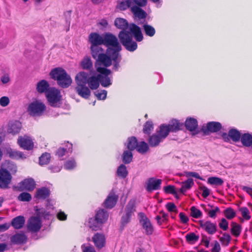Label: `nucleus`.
<instances>
[{
	"instance_id": "5701e85b",
	"label": "nucleus",
	"mask_w": 252,
	"mask_h": 252,
	"mask_svg": "<svg viewBox=\"0 0 252 252\" xmlns=\"http://www.w3.org/2000/svg\"><path fill=\"white\" fill-rule=\"evenodd\" d=\"M118 197L114 193H110L104 202V207L111 209L115 205Z\"/></svg>"
},
{
	"instance_id": "a878e982",
	"label": "nucleus",
	"mask_w": 252,
	"mask_h": 252,
	"mask_svg": "<svg viewBox=\"0 0 252 252\" xmlns=\"http://www.w3.org/2000/svg\"><path fill=\"white\" fill-rule=\"evenodd\" d=\"M25 222V219L23 216H19L12 219L11 225L16 229L23 227Z\"/></svg>"
},
{
	"instance_id": "e2e57ef3",
	"label": "nucleus",
	"mask_w": 252,
	"mask_h": 252,
	"mask_svg": "<svg viewBox=\"0 0 252 252\" xmlns=\"http://www.w3.org/2000/svg\"><path fill=\"white\" fill-rule=\"evenodd\" d=\"M94 94L98 99L104 100L106 98L107 91L105 90H102L99 92H96L94 93Z\"/></svg>"
},
{
	"instance_id": "4d7b16f0",
	"label": "nucleus",
	"mask_w": 252,
	"mask_h": 252,
	"mask_svg": "<svg viewBox=\"0 0 252 252\" xmlns=\"http://www.w3.org/2000/svg\"><path fill=\"white\" fill-rule=\"evenodd\" d=\"M222 245L227 246L231 240V237L229 234L224 233L220 239Z\"/></svg>"
},
{
	"instance_id": "49530a36",
	"label": "nucleus",
	"mask_w": 252,
	"mask_h": 252,
	"mask_svg": "<svg viewBox=\"0 0 252 252\" xmlns=\"http://www.w3.org/2000/svg\"><path fill=\"white\" fill-rule=\"evenodd\" d=\"M143 29L145 34L150 37L153 36L156 33L155 28L151 25L144 24L143 25Z\"/></svg>"
},
{
	"instance_id": "f257e3e1",
	"label": "nucleus",
	"mask_w": 252,
	"mask_h": 252,
	"mask_svg": "<svg viewBox=\"0 0 252 252\" xmlns=\"http://www.w3.org/2000/svg\"><path fill=\"white\" fill-rule=\"evenodd\" d=\"M114 24L117 28L122 30L118 37L122 45L130 52L135 51L137 48V44L133 40V36L138 42L143 39L140 28L134 24H128L126 19L121 18H116Z\"/></svg>"
},
{
	"instance_id": "a19ab883",
	"label": "nucleus",
	"mask_w": 252,
	"mask_h": 252,
	"mask_svg": "<svg viewBox=\"0 0 252 252\" xmlns=\"http://www.w3.org/2000/svg\"><path fill=\"white\" fill-rule=\"evenodd\" d=\"M137 143V140L135 137L132 136L129 137L127 139V148L129 150L133 151L136 149Z\"/></svg>"
},
{
	"instance_id": "6ab92c4d",
	"label": "nucleus",
	"mask_w": 252,
	"mask_h": 252,
	"mask_svg": "<svg viewBox=\"0 0 252 252\" xmlns=\"http://www.w3.org/2000/svg\"><path fill=\"white\" fill-rule=\"evenodd\" d=\"M161 184V180L150 178L147 184L146 189L148 191L158 190L160 189Z\"/></svg>"
},
{
	"instance_id": "423d86ee",
	"label": "nucleus",
	"mask_w": 252,
	"mask_h": 252,
	"mask_svg": "<svg viewBox=\"0 0 252 252\" xmlns=\"http://www.w3.org/2000/svg\"><path fill=\"white\" fill-rule=\"evenodd\" d=\"M96 70L101 74H98L101 85L104 87H107L110 86L112 84V82L108 75L111 74V70L102 67H97Z\"/></svg>"
},
{
	"instance_id": "f03ea898",
	"label": "nucleus",
	"mask_w": 252,
	"mask_h": 252,
	"mask_svg": "<svg viewBox=\"0 0 252 252\" xmlns=\"http://www.w3.org/2000/svg\"><path fill=\"white\" fill-rule=\"evenodd\" d=\"M51 77L56 80L59 86L63 88H68L72 83V79L66 71L60 67L53 69L51 71Z\"/></svg>"
},
{
	"instance_id": "58836bf2",
	"label": "nucleus",
	"mask_w": 252,
	"mask_h": 252,
	"mask_svg": "<svg viewBox=\"0 0 252 252\" xmlns=\"http://www.w3.org/2000/svg\"><path fill=\"white\" fill-rule=\"evenodd\" d=\"M6 153L8 155L9 157L12 158L19 159L24 158H26L22 152L13 150L10 148L6 150Z\"/></svg>"
},
{
	"instance_id": "052dcab7",
	"label": "nucleus",
	"mask_w": 252,
	"mask_h": 252,
	"mask_svg": "<svg viewBox=\"0 0 252 252\" xmlns=\"http://www.w3.org/2000/svg\"><path fill=\"white\" fill-rule=\"evenodd\" d=\"M239 211L241 213L242 217L246 220H249L251 219L250 215V211L247 207H242L239 209Z\"/></svg>"
},
{
	"instance_id": "c9c22d12",
	"label": "nucleus",
	"mask_w": 252,
	"mask_h": 252,
	"mask_svg": "<svg viewBox=\"0 0 252 252\" xmlns=\"http://www.w3.org/2000/svg\"><path fill=\"white\" fill-rule=\"evenodd\" d=\"M221 128V125L219 122H211L207 124L206 129L208 131L216 132Z\"/></svg>"
},
{
	"instance_id": "4468645a",
	"label": "nucleus",
	"mask_w": 252,
	"mask_h": 252,
	"mask_svg": "<svg viewBox=\"0 0 252 252\" xmlns=\"http://www.w3.org/2000/svg\"><path fill=\"white\" fill-rule=\"evenodd\" d=\"M17 143L24 150H31L33 147V142L31 137L24 136L19 137Z\"/></svg>"
},
{
	"instance_id": "a211bd4d",
	"label": "nucleus",
	"mask_w": 252,
	"mask_h": 252,
	"mask_svg": "<svg viewBox=\"0 0 252 252\" xmlns=\"http://www.w3.org/2000/svg\"><path fill=\"white\" fill-rule=\"evenodd\" d=\"M89 41L91 43V46H99L103 44L104 36L97 33L93 32L89 35Z\"/></svg>"
},
{
	"instance_id": "f3484780",
	"label": "nucleus",
	"mask_w": 252,
	"mask_h": 252,
	"mask_svg": "<svg viewBox=\"0 0 252 252\" xmlns=\"http://www.w3.org/2000/svg\"><path fill=\"white\" fill-rule=\"evenodd\" d=\"M27 236L23 232L17 233L10 238L11 242L15 245L25 244L27 241Z\"/></svg>"
},
{
	"instance_id": "338daca9",
	"label": "nucleus",
	"mask_w": 252,
	"mask_h": 252,
	"mask_svg": "<svg viewBox=\"0 0 252 252\" xmlns=\"http://www.w3.org/2000/svg\"><path fill=\"white\" fill-rule=\"evenodd\" d=\"M220 212V209L218 207H216L214 209L210 210L208 211V215L211 218H215L216 214Z\"/></svg>"
},
{
	"instance_id": "20e7f679",
	"label": "nucleus",
	"mask_w": 252,
	"mask_h": 252,
	"mask_svg": "<svg viewBox=\"0 0 252 252\" xmlns=\"http://www.w3.org/2000/svg\"><path fill=\"white\" fill-rule=\"evenodd\" d=\"M46 109L43 102L39 100H35L28 105L27 111L32 117H39L44 114Z\"/></svg>"
},
{
	"instance_id": "7ed1b4c3",
	"label": "nucleus",
	"mask_w": 252,
	"mask_h": 252,
	"mask_svg": "<svg viewBox=\"0 0 252 252\" xmlns=\"http://www.w3.org/2000/svg\"><path fill=\"white\" fill-rule=\"evenodd\" d=\"M91 54L94 59L106 67L111 65V59L109 55L104 53V50L99 46H91Z\"/></svg>"
},
{
	"instance_id": "412c9836",
	"label": "nucleus",
	"mask_w": 252,
	"mask_h": 252,
	"mask_svg": "<svg viewBox=\"0 0 252 252\" xmlns=\"http://www.w3.org/2000/svg\"><path fill=\"white\" fill-rule=\"evenodd\" d=\"M135 211V201L134 200H130L126 205L124 214L131 219Z\"/></svg>"
},
{
	"instance_id": "6e6d98bb",
	"label": "nucleus",
	"mask_w": 252,
	"mask_h": 252,
	"mask_svg": "<svg viewBox=\"0 0 252 252\" xmlns=\"http://www.w3.org/2000/svg\"><path fill=\"white\" fill-rule=\"evenodd\" d=\"M208 183L213 185L221 186L223 183V181L219 177H212L208 178Z\"/></svg>"
},
{
	"instance_id": "5fc2aeb1",
	"label": "nucleus",
	"mask_w": 252,
	"mask_h": 252,
	"mask_svg": "<svg viewBox=\"0 0 252 252\" xmlns=\"http://www.w3.org/2000/svg\"><path fill=\"white\" fill-rule=\"evenodd\" d=\"M17 199L20 201L29 202L32 200V195L28 192H24L18 195Z\"/></svg>"
},
{
	"instance_id": "f8f14e48",
	"label": "nucleus",
	"mask_w": 252,
	"mask_h": 252,
	"mask_svg": "<svg viewBox=\"0 0 252 252\" xmlns=\"http://www.w3.org/2000/svg\"><path fill=\"white\" fill-rule=\"evenodd\" d=\"M22 127L21 123L17 120L9 122L7 126V132L13 135L18 134Z\"/></svg>"
},
{
	"instance_id": "3c124183",
	"label": "nucleus",
	"mask_w": 252,
	"mask_h": 252,
	"mask_svg": "<svg viewBox=\"0 0 252 252\" xmlns=\"http://www.w3.org/2000/svg\"><path fill=\"white\" fill-rule=\"evenodd\" d=\"M185 237L187 242L190 244H193L197 242L199 239V236L196 235L193 232L187 234Z\"/></svg>"
},
{
	"instance_id": "4be33fe9",
	"label": "nucleus",
	"mask_w": 252,
	"mask_h": 252,
	"mask_svg": "<svg viewBox=\"0 0 252 252\" xmlns=\"http://www.w3.org/2000/svg\"><path fill=\"white\" fill-rule=\"evenodd\" d=\"M75 90L80 96L85 98H88L91 94L90 89L86 85L77 86Z\"/></svg>"
},
{
	"instance_id": "ddd939ff",
	"label": "nucleus",
	"mask_w": 252,
	"mask_h": 252,
	"mask_svg": "<svg viewBox=\"0 0 252 252\" xmlns=\"http://www.w3.org/2000/svg\"><path fill=\"white\" fill-rule=\"evenodd\" d=\"M107 54L109 55L111 61L114 62L113 69L117 71L120 67L119 63L121 60V58L119 56V53H117V51H115L111 48H108L107 49Z\"/></svg>"
},
{
	"instance_id": "ea45409f",
	"label": "nucleus",
	"mask_w": 252,
	"mask_h": 252,
	"mask_svg": "<svg viewBox=\"0 0 252 252\" xmlns=\"http://www.w3.org/2000/svg\"><path fill=\"white\" fill-rule=\"evenodd\" d=\"M242 144L246 147H250L252 144V135L249 133L242 134L241 137Z\"/></svg>"
},
{
	"instance_id": "774afa93",
	"label": "nucleus",
	"mask_w": 252,
	"mask_h": 252,
	"mask_svg": "<svg viewBox=\"0 0 252 252\" xmlns=\"http://www.w3.org/2000/svg\"><path fill=\"white\" fill-rule=\"evenodd\" d=\"M201 191H202V195L204 198L207 197L210 194V190L205 186H201L199 188Z\"/></svg>"
},
{
	"instance_id": "69168bd1",
	"label": "nucleus",
	"mask_w": 252,
	"mask_h": 252,
	"mask_svg": "<svg viewBox=\"0 0 252 252\" xmlns=\"http://www.w3.org/2000/svg\"><path fill=\"white\" fill-rule=\"evenodd\" d=\"M131 219L125 215L124 214L123 215L121 220V223L123 227H125L128 223L130 221Z\"/></svg>"
},
{
	"instance_id": "603ef678",
	"label": "nucleus",
	"mask_w": 252,
	"mask_h": 252,
	"mask_svg": "<svg viewBox=\"0 0 252 252\" xmlns=\"http://www.w3.org/2000/svg\"><path fill=\"white\" fill-rule=\"evenodd\" d=\"M76 166V162L74 158H71L64 163V168L66 170H72Z\"/></svg>"
},
{
	"instance_id": "bf43d9fd",
	"label": "nucleus",
	"mask_w": 252,
	"mask_h": 252,
	"mask_svg": "<svg viewBox=\"0 0 252 252\" xmlns=\"http://www.w3.org/2000/svg\"><path fill=\"white\" fill-rule=\"evenodd\" d=\"M153 128V123L151 121H147L144 126L143 132L146 134H149Z\"/></svg>"
},
{
	"instance_id": "8fccbe9b",
	"label": "nucleus",
	"mask_w": 252,
	"mask_h": 252,
	"mask_svg": "<svg viewBox=\"0 0 252 252\" xmlns=\"http://www.w3.org/2000/svg\"><path fill=\"white\" fill-rule=\"evenodd\" d=\"M81 65L84 69H90L93 66L92 62L89 57H85L81 62Z\"/></svg>"
},
{
	"instance_id": "6e6552de",
	"label": "nucleus",
	"mask_w": 252,
	"mask_h": 252,
	"mask_svg": "<svg viewBox=\"0 0 252 252\" xmlns=\"http://www.w3.org/2000/svg\"><path fill=\"white\" fill-rule=\"evenodd\" d=\"M42 221L38 216L31 217L27 221V227L32 233L38 232L42 227Z\"/></svg>"
},
{
	"instance_id": "bb28decb",
	"label": "nucleus",
	"mask_w": 252,
	"mask_h": 252,
	"mask_svg": "<svg viewBox=\"0 0 252 252\" xmlns=\"http://www.w3.org/2000/svg\"><path fill=\"white\" fill-rule=\"evenodd\" d=\"M50 89L48 82L45 80L40 81L36 85V90L40 94H46Z\"/></svg>"
},
{
	"instance_id": "79ce46f5",
	"label": "nucleus",
	"mask_w": 252,
	"mask_h": 252,
	"mask_svg": "<svg viewBox=\"0 0 252 252\" xmlns=\"http://www.w3.org/2000/svg\"><path fill=\"white\" fill-rule=\"evenodd\" d=\"M4 169L7 170L9 173L11 174H15L17 172L16 165L12 162L6 161L3 165Z\"/></svg>"
},
{
	"instance_id": "393cba45",
	"label": "nucleus",
	"mask_w": 252,
	"mask_h": 252,
	"mask_svg": "<svg viewBox=\"0 0 252 252\" xmlns=\"http://www.w3.org/2000/svg\"><path fill=\"white\" fill-rule=\"evenodd\" d=\"M88 74L84 71L78 73L75 77L77 86L86 85L88 82Z\"/></svg>"
},
{
	"instance_id": "2eb2a0df",
	"label": "nucleus",
	"mask_w": 252,
	"mask_h": 252,
	"mask_svg": "<svg viewBox=\"0 0 252 252\" xmlns=\"http://www.w3.org/2000/svg\"><path fill=\"white\" fill-rule=\"evenodd\" d=\"M222 137L225 142H228L229 138L234 142H238L241 138V136L240 132L238 130L232 128L229 130L228 134L226 133H222Z\"/></svg>"
},
{
	"instance_id": "9b49d317",
	"label": "nucleus",
	"mask_w": 252,
	"mask_h": 252,
	"mask_svg": "<svg viewBox=\"0 0 252 252\" xmlns=\"http://www.w3.org/2000/svg\"><path fill=\"white\" fill-rule=\"evenodd\" d=\"M35 187V183L32 178H27L21 181L18 184V190L22 191L28 190L29 191L33 190Z\"/></svg>"
},
{
	"instance_id": "cd10ccee",
	"label": "nucleus",
	"mask_w": 252,
	"mask_h": 252,
	"mask_svg": "<svg viewBox=\"0 0 252 252\" xmlns=\"http://www.w3.org/2000/svg\"><path fill=\"white\" fill-rule=\"evenodd\" d=\"M185 126L188 130L190 131H195L198 127L197 121L193 118H188L185 122Z\"/></svg>"
},
{
	"instance_id": "13d9d810",
	"label": "nucleus",
	"mask_w": 252,
	"mask_h": 252,
	"mask_svg": "<svg viewBox=\"0 0 252 252\" xmlns=\"http://www.w3.org/2000/svg\"><path fill=\"white\" fill-rule=\"evenodd\" d=\"M191 216L194 218L198 219L200 218L202 215V212L195 207L192 206L190 208Z\"/></svg>"
},
{
	"instance_id": "de8ad7c7",
	"label": "nucleus",
	"mask_w": 252,
	"mask_h": 252,
	"mask_svg": "<svg viewBox=\"0 0 252 252\" xmlns=\"http://www.w3.org/2000/svg\"><path fill=\"white\" fill-rule=\"evenodd\" d=\"M231 232L236 237L240 235L241 231V226L236 223L233 222L231 224Z\"/></svg>"
},
{
	"instance_id": "39448f33",
	"label": "nucleus",
	"mask_w": 252,
	"mask_h": 252,
	"mask_svg": "<svg viewBox=\"0 0 252 252\" xmlns=\"http://www.w3.org/2000/svg\"><path fill=\"white\" fill-rule=\"evenodd\" d=\"M103 44L108 47V48L117 51V53L121 50V46L120 44L117 37L113 34L108 32L104 35Z\"/></svg>"
},
{
	"instance_id": "f704fd0d",
	"label": "nucleus",
	"mask_w": 252,
	"mask_h": 252,
	"mask_svg": "<svg viewBox=\"0 0 252 252\" xmlns=\"http://www.w3.org/2000/svg\"><path fill=\"white\" fill-rule=\"evenodd\" d=\"M194 185L193 180L192 179L189 178L186 181L182 182V186L179 189V192L185 194L186 191L190 189L192 186Z\"/></svg>"
},
{
	"instance_id": "473e14b6",
	"label": "nucleus",
	"mask_w": 252,
	"mask_h": 252,
	"mask_svg": "<svg viewBox=\"0 0 252 252\" xmlns=\"http://www.w3.org/2000/svg\"><path fill=\"white\" fill-rule=\"evenodd\" d=\"M133 0H121L118 1L117 8L120 10H125L133 6Z\"/></svg>"
},
{
	"instance_id": "2f4dec72",
	"label": "nucleus",
	"mask_w": 252,
	"mask_h": 252,
	"mask_svg": "<svg viewBox=\"0 0 252 252\" xmlns=\"http://www.w3.org/2000/svg\"><path fill=\"white\" fill-rule=\"evenodd\" d=\"M170 132H176L183 126V124L177 120H172L167 125Z\"/></svg>"
},
{
	"instance_id": "37998d69",
	"label": "nucleus",
	"mask_w": 252,
	"mask_h": 252,
	"mask_svg": "<svg viewBox=\"0 0 252 252\" xmlns=\"http://www.w3.org/2000/svg\"><path fill=\"white\" fill-rule=\"evenodd\" d=\"M117 175L122 178H125L128 175L126 166L124 164L120 165L117 170Z\"/></svg>"
},
{
	"instance_id": "72a5a7b5",
	"label": "nucleus",
	"mask_w": 252,
	"mask_h": 252,
	"mask_svg": "<svg viewBox=\"0 0 252 252\" xmlns=\"http://www.w3.org/2000/svg\"><path fill=\"white\" fill-rule=\"evenodd\" d=\"M102 224L95 218L93 217L89 219L88 226L93 230L97 231L101 229Z\"/></svg>"
},
{
	"instance_id": "c756f323",
	"label": "nucleus",
	"mask_w": 252,
	"mask_h": 252,
	"mask_svg": "<svg viewBox=\"0 0 252 252\" xmlns=\"http://www.w3.org/2000/svg\"><path fill=\"white\" fill-rule=\"evenodd\" d=\"M140 7V6H139L137 5H133L131 7V11L133 13L135 17H137L139 19L145 18L147 16V13Z\"/></svg>"
},
{
	"instance_id": "7c9ffc66",
	"label": "nucleus",
	"mask_w": 252,
	"mask_h": 252,
	"mask_svg": "<svg viewBox=\"0 0 252 252\" xmlns=\"http://www.w3.org/2000/svg\"><path fill=\"white\" fill-rule=\"evenodd\" d=\"M99 79L98 74L96 76H92L88 79L87 84L92 90H95L99 86Z\"/></svg>"
},
{
	"instance_id": "0e129e2a",
	"label": "nucleus",
	"mask_w": 252,
	"mask_h": 252,
	"mask_svg": "<svg viewBox=\"0 0 252 252\" xmlns=\"http://www.w3.org/2000/svg\"><path fill=\"white\" fill-rule=\"evenodd\" d=\"M166 208L170 212H173L176 213L178 212L176 206L173 203H168L166 205Z\"/></svg>"
},
{
	"instance_id": "c03bdc74",
	"label": "nucleus",
	"mask_w": 252,
	"mask_h": 252,
	"mask_svg": "<svg viewBox=\"0 0 252 252\" xmlns=\"http://www.w3.org/2000/svg\"><path fill=\"white\" fill-rule=\"evenodd\" d=\"M136 149L139 153L144 154L148 151L149 146L145 142L142 141L137 143Z\"/></svg>"
},
{
	"instance_id": "0eeeda50",
	"label": "nucleus",
	"mask_w": 252,
	"mask_h": 252,
	"mask_svg": "<svg viewBox=\"0 0 252 252\" xmlns=\"http://www.w3.org/2000/svg\"><path fill=\"white\" fill-rule=\"evenodd\" d=\"M46 96L49 104L53 107L57 106L61 97L60 92L55 88H51L47 92Z\"/></svg>"
},
{
	"instance_id": "680f3d73",
	"label": "nucleus",
	"mask_w": 252,
	"mask_h": 252,
	"mask_svg": "<svg viewBox=\"0 0 252 252\" xmlns=\"http://www.w3.org/2000/svg\"><path fill=\"white\" fill-rule=\"evenodd\" d=\"M224 213L226 218L230 220L233 219L236 215L235 212L231 208H228L225 209L224 211Z\"/></svg>"
},
{
	"instance_id": "9d476101",
	"label": "nucleus",
	"mask_w": 252,
	"mask_h": 252,
	"mask_svg": "<svg viewBox=\"0 0 252 252\" xmlns=\"http://www.w3.org/2000/svg\"><path fill=\"white\" fill-rule=\"evenodd\" d=\"M139 217V222L145 230L147 235H151L153 232V227L149 219L143 213H140L138 214Z\"/></svg>"
},
{
	"instance_id": "aec40b11",
	"label": "nucleus",
	"mask_w": 252,
	"mask_h": 252,
	"mask_svg": "<svg viewBox=\"0 0 252 252\" xmlns=\"http://www.w3.org/2000/svg\"><path fill=\"white\" fill-rule=\"evenodd\" d=\"M93 241L95 247L98 249L102 248L104 246L105 244V238L104 235L98 233L94 234L93 237Z\"/></svg>"
},
{
	"instance_id": "09e8293b",
	"label": "nucleus",
	"mask_w": 252,
	"mask_h": 252,
	"mask_svg": "<svg viewBox=\"0 0 252 252\" xmlns=\"http://www.w3.org/2000/svg\"><path fill=\"white\" fill-rule=\"evenodd\" d=\"M169 132H170V131L167 125H162L159 127V131L158 134L161 136L164 139L168 135Z\"/></svg>"
},
{
	"instance_id": "e433bc0d",
	"label": "nucleus",
	"mask_w": 252,
	"mask_h": 252,
	"mask_svg": "<svg viewBox=\"0 0 252 252\" xmlns=\"http://www.w3.org/2000/svg\"><path fill=\"white\" fill-rule=\"evenodd\" d=\"M163 138L158 134H153L149 137L148 142L151 147H156L158 145L159 143L162 141Z\"/></svg>"
},
{
	"instance_id": "4c0bfd02",
	"label": "nucleus",
	"mask_w": 252,
	"mask_h": 252,
	"mask_svg": "<svg viewBox=\"0 0 252 252\" xmlns=\"http://www.w3.org/2000/svg\"><path fill=\"white\" fill-rule=\"evenodd\" d=\"M67 148H60L56 152V155L59 158H62L65 156L67 153H71L72 152V145L68 142L67 145Z\"/></svg>"
},
{
	"instance_id": "b1692460",
	"label": "nucleus",
	"mask_w": 252,
	"mask_h": 252,
	"mask_svg": "<svg viewBox=\"0 0 252 252\" xmlns=\"http://www.w3.org/2000/svg\"><path fill=\"white\" fill-rule=\"evenodd\" d=\"M109 214L107 211L103 209H99L97 211L95 216L94 217L97 219L101 224L104 223L108 220Z\"/></svg>"
},
{
	"instance_id": "1a4fd4ad",
	"label": "nucleus",
	"mask_w": 252,
	"mask_h": 252,
	"mask_svg": "<svg viewBox=\"0 0 252 252\" xmlns=\"http://www.w3.org/2000/svg\"><path fill=\"white\" fill-rule=\"evenodd\" d=\"M11 179V175L7 170L4 168H1L0 169V188L7 189Z\"/></svg>"
},
{
	"instance_id": "dca6fc26",
	"label": "nucleus",
	"mask_w": 252,
	"mask_h": 252,
	"mask_svg": "<svg viewBox=\"0 0 252 252\" xmlns=\"http://www.w3.org/2000/svg\"><path fill=\"white\" fill-rule=\"evenodd\" d=\"M199 224L202 228L204 229L208 234L213 235L215 234L217 230V224L210 221H204L200 220L199 221Z\"/></svg>"
},
{
	"instance_id": "a18cd8bd",
	"label": "nucleus",
	"mask_w": 252,
	"mask_h": 252,
	"mask_svg": "<svg viewBox=\"0 0 252 252\" xmlns=\"http://www.w3.org/2000/svg\"><path fill=\"white\" fill-rule=\"evenodd\" d=\"M123 161L125 164L129 163L132 159L133 155L131 151H125L123 154Z\"/></svg>"
},
{
	"instance_id": "864d4df0",
	"label": "nucleus",
	"mask_w": 252,
	"mask_h": 252,
	"mask_svg": "<svg viewBox=\"0 0 252 252\" xmlns=\"http://www.w3.org/2000/svg\"><path fill=\"white\" fill-rule=\"evenodd\" d=\"M51 156L49 153L43 154L39 158V163L40 165L47 164L50 160Z\"/></svg>"
},
{
	"instance_id": "c85d7f7f",
	"label": "nucleus",
	"mask_w": 252,
	"mask_h": 252,
	"mask_svg": "<svg viewBox=\"0 0 252 252\" xmlns=\"http://www.w3.org/2000/svg\"><path fill=\"white\" fill-rule=\"evenodd\" d=\"M50 195V190L45 187H43L37 190L35 197L37 199H45Z\"/></svg>"
}]
</instances>
